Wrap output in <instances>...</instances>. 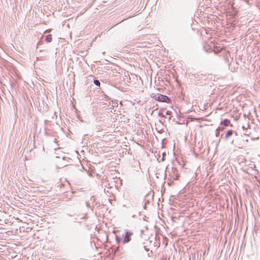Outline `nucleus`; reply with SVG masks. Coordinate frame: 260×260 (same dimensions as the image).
Listing matches in <instances>:
<instances>
[{"instance_id": "obj_5", "label": "nucleus", "mask_w": 260, "mask_h": 260, "mask_svg": "<svg viewBox=\"0 0 260 260\" xmlns=\"http://www.w3.org/2000/svg\"><path fill=\"white\" fill-rule=\"evenodd\" d=\"M234 131L233 130H229L225 136V139L228 140L234 133Z\"/></svg>"}, {"instance_id": "obj_16", "label": "nucleus", "mask_w": 260, "mask_h": 260, "mask_svg": "<svg viewBox=\"0 0 260 260\" xmlns=\"http://www.w3.org/2000/svg\"><path fill=\"white\" fill-rule=\"evenodd\" d=\"M205 252H206V251H205L203 253V254H202L201 253L200 254V260H204L203 257H204V255L205 254Z\"/></svg>"}, {"instance_id": "obj_19", "label": "nucleus", "mask_w": 260, "mask_h": 260, "mask_svg": "<svg viewBox=\"0 0 260 260\" xmlns=\"http://www.w3.org/2000/svg\"><path fill=\"white\" fill-rule=\"evenodd\" d=\"M86 215L85 214L84 215V216H83L82 217H81V219H86Z\"/></svg>"}, {"instance_id": "obj_21", "label": "nucleus", "mask_w": 260, "mask_h": 260, "mask_svg": "<svg viewBox=\"0 0 260 260\" xmlns=\"http://www.w3.org/2000/svg\"><path fill=\"white\" fill-rule=\"evenodd\" d=\"M114 186H115V189H117V187H116L115 184H114Z\"/></svg>"}, {"instance_id": "obj_2", "label": "nucleus", "mask_w": 260, "mask_h": 260, "mask_svg": "<svg viewBox=\"0 0 260 260\" xmlns=\"http://www.w3.org/2000/svg\"><path fill=\"white\" fill-rule=\"evenodd\" d=\"M203 48L206 52H212L214 48V44L212 41L204 45Z\"/></svg>"}, {"instance_id": "obj_18", "label": "nucleus", "mask_w": 260, "mask_h": 260, "mask_svg": "<svg viewBox=\"0 0 260 260\" xmlns=\"http://www.w3.org/2000/svg\"><path fill=\"white\" fill-rule=\"evenodd\" d=\"M144 248L145 249V250L146 251H149V249L148 248H147L146 247V246H144Z\"/></svg>"}, {"instance_id": "obj_24", "label": "nucleus", "mask_w": 260, "mask_h": 260, "mask_svg": "<svg viewBox=\"0 0 260 260\" xmlns=\"http://www.w3.org/2000/svg\"><path fill=\"white\" fill-rule=\"evenodd\" d=\"M117 25V24H116L114 25L113 26H111V28H113V26H115V25Z\"/></svg>"}, {"instance_id": "obj_23", "label": "nucleus", "mask_w": 260, "mask_h": 260, "mask_svg": "<svg viewBox=\"0 0 260 260\" xmlns=\"http://www.w3.org/2000/svg\"><path fill=\"white\" fill-rule=\"evenodd\" d=\"M117 25V24H116L114 25L113 26H111V28H113V26H115V25Z\"/></svg>"}, {"instance_id": "obj_20", "label": "nucleus", "mask_w": 260, "mask_h": 260, "mask_svg": "<svg viewBox=\"0 0 260 260\" xmlns=\"http://www.w3.org/2000/svg\"><path fill=\"white\" fill-rule=\"evenodd\" d=\"M104 190H105V192L107 191V192H108V193H109V192H110V191H109V190H106V189H105V188Z\"/></svg>"}, {"instance_id": "obj_17", "label": "nucleus", "mask_w": 260, "mask_h": 260, "mask_svg": "<svg viewBox=\"0 0 260 260\" xmlns=\"http://www.w3.org/2000/svg\"><path fill=\"white\" fill-rule=\"evenodd\" d=\"M166 115H170V114H171V112H170V111H167L166 112Z\"/></svg>"}, {"instance_id": "obj_14", "label": "nucleus", "mask_w": 260, "mask_h": 260, "mask_svg": "<svg viewBox=\"0 0 260 260\" xmlns=\"http://www.w3.org/2000/svg\"><path fill=\"white\" fill-rule=\"evenodd\" d=\"M115 240L117 243H119L121 241V238L119 236L116 235L115 236Z\"/></svg>"}, {"instance_id": "obj_9", "label": "nucleus", "mask_w": 260, "mask_h": 260, "mask_svg": "<svg viewBox=\"0 0 260 260\" xmlns=\"http://www.w3.org/2000/svg\"><path fill=\"white\" fill-rule=\"evenodd\" d=\"M220 47H217V46H214V48L213 50V51L214 52L215 54H217L219 52H220Z\"/></svg>"}, {"instance_id": "obj_22", "label": "nucleus", "mask_w": 260, "mask_h": 260, "mask_svg": "<svg viewBox=\"0 0 260 260\" xmlns=\"http://www.w3.org/2000/svg\"><path fill=\"white\" fill-rule=\"evenodd\" d=\"M104 96H105V98H107L108 97V96L105 95V94L104 95Z\"/></svg>"}, {"instance_id": "obj_6", "label": "nucleus", "mask_w": 260, "mask_h": 260, "mask_svg": "<svg viewBox=\"0 0 260 260\" xmlns=\"http://www.w3.org/2000/svg\"><path fill=\"white\" fill-rule=\"evenodd\" d=\"M231 121L228 119H225L223 121H221V124H222L224 126H228L230 124Z\"/></svg>"}, {"instance_id": "obj_4", "label": "nucleus", "mask_w": 260, "mask_h": 260, "mask_svg": "<svg viewBox=\"0 0 260 260\" xmlns=\"http://www.w3.org/2000/svg\"><path fill=\"white\" fill-rule=\"evenodd\" d=\"M170 175L174 180H177L179 177L178 170L175 168H172Z\"/></svg>"}, {"instance_id": "obj_15", "label": "nucleus", "mask_w": 260, "mask_h": 260, "mask_svg": "<svg viewBox=\"0 0 260 260\" xmlns=\"http://www.w3.org/2000/svg\"><path fill=\"white\" fill-rule=\"evenodd\" d=\"M131 17H132L131 16H128V17H126V18H123V19H121V20H119L117 22L116 24H118V23H121V22H123L124 20H126V19H127V18H131Z\"/></svg>"}, {"instance_id": "obj_13", "label": "nucleus", "mask_w": 260, "mask_h": 260, "mask_svg": "<svg viewBox=\"0 0 260 260\" xmlns=\"http://www.w3.org/2000/svg\"><path fill=\"white\" fill-rule=\"evenodd\" d=\"M114 183H115V181H114V182H112L111 184L109 183L108 185V186H107L108 188V189L113 188V185H114ZM105 186L107 187V185H106Z\"/></svg>"}, {"instance_id": "obj_25", "label": "nucleus", "mask_w": 260, "mask_h": 260, "mask_svg": "<svg viewBox=\"0 0 260 260\" xmlns=\"http://www.w3.org/2000/svg\"><path fill=\"white\" fill-rule=\"evenodd\" d=\"M77 219L76 218H75V219H74V221H76L77 220Z\"/></svg>"}, {"instance_id": "obj_11", "label": "nucleus", "mask_w": 260, "mask_h": 260, "mask_svg": "<svg viewBox=\"0 0 260 260\" xmlns=\"http://www.w3.org/2000/svg\"><path fill=\"white\" fill-rule=\"evenodd\" d=\"M223 128L221 129V128L220 127H218L216 130V133H215V135L216 137H218L219 135H220V131H223Z\"/></svg>"}, {"instance_id": "obj_12", "label": "nucleus", "mask_w": 260, "mask_h": 260, "mask_svg": "<svg viewBox=\"0 0 260 260\" xmlns=\"http://www.w3.org/2000/svg\"><path fill=\"white\" fill-rule=\"evenodd\" d=\"M159 93H152L151 95V96L154 99H155L156 101H157L158 100V95H159Z\"/></svg>"}, {"instance_id": "obj_7", "label": "nucleus", "mask_w": 260, "mask_h": 260, "mask_svg": "<svg viewBox=\"0 0 260 260\" xmlns=\"http://www.w3.org/2000/svg\"><path fill=\"white\" fill-rule=\"evenodd\" d=\"M134 167L135 168V170L136 171H138L139 169H141L140 168V163L139 161L136 162V165L134 166Z\"/></svg>"}, {"instance_id": "obj_3", "label": "nucleus", "mask_w": 260, "mask_h": 260, "mask_svg": "<svg viewBox=\"0 0 260 260\" xmlns=\"http://www.w3.org/2000/svg\"><path fill=\"white\" fill-rule=\"evenodd\" d=\"M158 100L157 101L160 102H164L167 103H170L171 102L170 99L166 95H163L161 94H159L157 96Z\"/></svg>"}, {"instance_id": "obj_8", "label": "nucleus", "mask_w": 260, "mask_h": 260, "mask_svg": "<svg viewBox=\"0 0 260 260\" xmlns=\"http://www.w3.org/2000/svg\"><path fill=\"white\" fill-rule=\"evenodd\" d=\"M52 35L51 34H49L46 36L45 40L47 42H51L52 41Z\"/></svg>"}, {"instance_id": "obj_10", "label": "nucleus", "mask_w": 260, "mask_h": 260, "mask_svg": "<svg viewBox=\"0 0 260 260\" xmlns=\"http://www.w3.org/2000/svg\"><path fill=\"white\" fill-rule=\"evenodd\" d=\"M93 82L95 85L100 87L101 85L100 81L98 79H94Z\"/></svg>"}, {"instance_id": "obj_1", "label": "nucleus", "mask_w": 260, "mask_h": 260, "mask_svg": "<svg viewBox=\"0 0 260 260\" xmlns=\"http://www.w3.org/2000/svg\"><path fill=\"white\" fill-rule=\"evenodd\" d=\"M133 235V232L128 231H125L124 235V238L122 241L123 243L126 244L130 242L131 240V237Z\"/></svg>"}]
</instances>
